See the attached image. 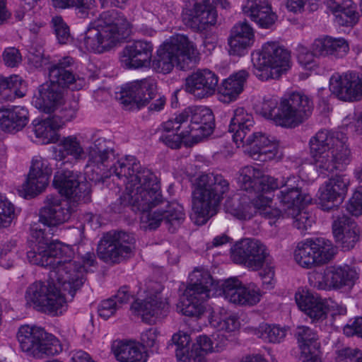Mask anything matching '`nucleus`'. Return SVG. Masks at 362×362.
<instances>
[{
	"instance_id": "f257e3e1",
	"label": "nucleus",
	"mask_w": 362,
	"mask_h": 362,
	"mask_svg": "<svg viewBox=\"0 0 362 362\" xmlns=\"http://www.w3.org/2000/svg\"><path fill=\"white\" fill-rule=\"evenodd\" d=\"M114 143L100 137L87 148L86 177L94 183L103 182L112 175L126 182V192L121 204H132L145 210L160 200L158 178L153 172L141 165L132 156L117 158Z\"/></svg>"
},
{
	"instance_id": "f03ea898",
	"label": "nucleus",
	"mask_w": 362,
	"mask_h": 362,
	"mask_svg": "<svg viewBox=\"0 0 362 362\" xmlns=\"http://www.w3.org/2000/svg\"><path fill=\"white\" fill-rule=\"evenodd\" d=\"M33 237L38 240L35 251H28V261L49 269V276L62 284L71 298L83 284L87 267L96 264L94 252H86L82 257L83 264L74 259V252L69 246L61 242L52 243L44 236V232L37 230Z\"/></svg>"
},
{
	"instance_id": "7ed1b4c3",
	"label": "nucleus",
	"mask_w": 362,
	"mask_h": 362,
	"mask_svg": "<svg viewBox=\"0 0 362 362\" xmlns=\"http://www.w3.org/2000/svg\"><path fill=\"white\" fill-rule=\"evenodd\" d=\"M214 128L212 111L203 106L189 107L163 123L162 129L168 134H163L160 139L169 147L177 148L183 139L190 138L197 144L209 136Z\"/></svg>"
},
{
	"instance_id": "20e7f679",
	"label": "nucleus",
	"mask_w": 362,
	"mask_h": 362,
	"mask_svg": "<svg viewBox=\"0 0 362 362\" xmlns=\"http://www.w3.org/2000/svg\"><path fill=\"white\" fill-rule=\"evenodd\" d=\"M347 138L341 132L320 130L310 140V153L317 170L324 175L342 170L351 161Z\"/></svg>"
},
{
	"instance_id": "39448f33",
	"label": "nucleus",
	"mask_w": 362,
	"mask_h": 362,
	"mask_svg": "<svg viewBox=\"0 0 362 362\" xmlns=\"http://www.w3.org/2000/svg\"><path fill=\"white\" fill-rule=\"evenodd\" d=\"M229 187V182L221 174H202L195 179L192 187L191 214V219L195 224H205L217 213V208Z\"/></svg>"
},
{
	"instance_id": "423d86ee",
	"label": "nucleus",
	"mask_w": 362,
	"mask_h": 362,
	"mask_svg": "<svg viewBox=\"0 0 362 362\" xmlns=\"http://www.w3.org/2000/svg\"><path fill=\"white\" fill-rule=\"evenodd\" d=\"M313 107V100L308 95L294 92L284 98L279 107L276 97H264L260 112L278 125L295 127L311 115Z\"/></svg>"
},
{
	"instance_id": "0eeeda50",
	"label": "nucleus",
	"mask_w": 362,
	"mask_h": 362,
	"mask_svg": "<svg viewBox=\"0 0 362 362\" xmlns=\"http://www.w3.org/2000/svg\"><path fill=\"white\" fill-rule=\"evenodd\" d=\"M199 54L196 45L187 36L176 34L159 47L151 66L158 73L168 74L175 65L180 69L188 68L192 62L195 65L199 59Z\"/></svg>"
},
{
	"instance_id": "6e6552de",
	"label": "nucleus",
	"mask_w": 362,
	"mask_h": 362,
	"mask_svg": "<svg viewBox=\"0 0 362 362\" xmlns=\"http://www.w3.org/2000/svg\"><path fill=\"white\" fill-rule=\"evenodd\" d=\"M238 182L242 190L255 194L252 200L256 211H264L269 218L281 216V210L272 209L269 205L272 202L271 198L264 195V193L279 188L276 179L264 175L258 168L245 166L240 170Z\"/></svg>"
},
{
	"instance_id": "1a4fd4ad",
	"label": "nucleus",
	"mask_w": 362,
	"mask_h": 362,
	"mask_svg": "<svg viewBox=\"0 0 362 362\" xmlns=\"http://www.w3.org/2000/svg\"><path fill=\"white\" fill-rule=\"evenodd\" d=\"M49 281H36L28 286L25 298L27 303L42 313L57 315L62 314L66 308V301L64 295L57 286L62 284L53 280L49 276Z\"/></svg>"
},
{
	"instance_id": "9d476101",
	"label": "nucleus",
	"mask_w": 362,
	"mask_h": 362,
	"mask_svg": "<svg viewBox=\"0 0 362 362\" xmlns=\"http://www.w3.org/2000/svg\"><path fill=\"white\" fill-rule=\"evenodd\" d=\"M252 62L261 80L278 78L290 66V53L276 42H267L261 51L252 53Z\"/></svg>"
},
{
	"instance_id": "9b49d317",
	"label": "nucleus",
	"mask_w": 362,
	"mask_h": 362,
	"mask_svg": "<svg viewBox=\"0 0 362 362\" xmlns=\"http://www.w3.org/2000/svg\"><path fill=\"white\" fill-rule=\"evenodd\" d=\"M189 280L177 309L186 316L199 317L204 313V303L210 297L212 277L209 272L196 269L189 274Z\"/></svg>"
},
{
	"instance_id": "f8f14e48",
	"label": "nucleus",
	"mask_w": 362,
	"mask_h": 362,
	"mask_svg": "<svg viewBox=\"0 0 362 362\" xmlns=\"http://www.w3.org/2000/svg\"><path fill=\"white\" fill-rule=\"evenodd\" d=\"M17 339L21 350L35 358L54 356L62 351L59 339L39 327L21 326Z\"/></svg>"
},
{
	"instance_id": "ddd939ff",
	"label": "nucleus",
	"mask_w": 362,
	"mask_h": 362,
	"mask_svg": "<svg viewBox=\"0 0 362 362\" xmlns=\"http://www.w3.org/2000/svg\"><path fill=\"white\" fill-rule=\"evenodd\" d=\"M158 193L160 200L158 203H153L149 208L143 210L139 209L137 205L127 204L125 206H131L133 210H138L144 214L142 219H146L150 229L157 228L161 222H164L168 230L174 233L175 230L183 223L185 219V214L183 206L177 202H170L164 200L161 192L160 182L158 181Z\"/></svg>"
},
{
	"instance_id": "4468645a",
	"label": "nucleus",
	"mask_w": 362,
	"mask_h": 362,
	"mask_svg": "<svg viewBox=\"0 0 362 362\" xmlns=\"http://www.w3.org/2000/svg\"><path fill=\"white\" fill-rule=\"evenodd\" d=\"M135 243L133 234L122 230H111L100 239L97 254L107 264H119L134 255Z\"/></svg>"
},
{
	"instance_id": "2eb2a0df",
	"label": "nucleus",
	"mask_w": 362,
	"mask_h": 362,
	"mask_svg": "<svg viewBox=\"0 0 362 362\" xmlns=\"http://www.w3.org/2000/svg\"><path fill=\"white\" fill-rule=\"evenodd\" d=\"M45 206L40 211V221L47 226V228L37 229L33 227L31 229V237L34 246L30 251L36 250L38 240L33 237V233L37 230L44 232V236L50 242L57 243L58 240H51V238L57 234L59 229L57 226L67 221L71 216V211L66 201H62L58 197L49 195L47 197Z\"/></svg>"
},
{
	"instance_id": "dca6fc26",
	"label": "nucleus",
	"mask_w": 362,
	"mask_h": 362,
	"mask_svg": "<svg viewBox=\"0 0 362 362\" xmlns=\"http://www.w3.org/2000/svg\"><path fill=\"white\" fill-rule=\"evenodd\" d=\"M337 251L332 242L322 238L299 243L294 251V259L302 267L310 269L329 262Z\"/></svg>"
},
{
	"instance_id": "f3484780",
	"label": "nucleus",
	"mask_w": 362,
	"mask_h": 362,
	"mask_svg": "<svg viewBox=\"0 0 362 362\" xmlns=\"http://www.w3.org/2000/svg\"><path fill=\"white\" fill-rule=\"evenodd\" d=\"M163 286L158 282H151L147 287L146 296L144 300H136L131 305L132 310L140 315L144 322L153 324L156 319L167 314L169 304L166 298L161 295Z\"/></svg>"
},
{
	"instance_id": "a211bd4d",
	"label": "nucleus",
	"mask_w": 362,
	"mask_h": 362,
	"mask_svg": "<svg viewBox=\"0 0 362 362\" xmlns=\"http://www.w3.org/2000/svg\"><path fill=\"white\" fill-rule=\"evenodd\" d=\"M157 92L156 83L153 78L135 81L125 85L116 93L115 98L127 110H138L146 106Z\"/></svg>"
},
{
	"instance_id": "6ab92c4d",
	"label": "nucleus",
	"mask_w": 362,
	"mask_h": 362,
	"mask_svg": "<svg viewBox=\"0 0 362 362\" xmlns=\"http://www.w3.org/2000/svg\"><path fill=\"white\" fill-rule=\"evenodd\" d=\"M233 261L252 270L259 269L264 264L271 263V256L262 242L256 239L244 238L238 241L230 249Z\"/></svg>"
},
{
	"instance_id": "aec40b11",
	"label": "nucleus",
	"mask_w": 362,
	"mask_h": 362,
	"mask_svg": "<svg viewBox=\"0 0 362 362\" xmlns=\"http://www.w3.org/2000/svg\"><path fill=\"white\" fill-rule=\"evenodd\" d=\"M358 278L354 268L347 264L327 267L323 274L313 273L309 277L310 284L319 290L339 289L351 286Z\"/></svg>"
},
{
	"instance_id": "412c9836",
	"label": "nucleus",
	"mask_w": 362,
	"mask_h": 362,
	"mask_svg": "<svg viewBox=\"0 0 362 362\" xmlns=\"http://www.w3.org/2000/svg\"><path fill=\"white\" fill-rule=\"evenodd\" d=\"M182 18L187 27L201 33L216 24L217 13L210 5L209 0H199L182 11Z\"/></svg>"
},
{
	"instance_id": "4be33fe9",
	"label": "nucleus",
	"mask_w": 362,
	"mask_h": 362,
	"mask_svg": "<svg viewBox=\"0 0 362 362\" xmlns=\"http://www.w3.org/2000/svg\"><path fill=\"white\" fill-rule=\"evenodd\" d=\"M238 147H246L245 151L252 159L266 162L274 159L278 152V143L261 132L250 131L242 141L235 142Z\"/></svg>"
},
{
	"instance_id": "5701e85b",
	"label": "nucleus",
	"mask_w": 362,
	"mask_h": 362,
	"mask_svg": "<svg viewBox=\"0 0 362 362\" xmlns=\"http://www.w3.org/2000/svg\"><path fill=\"white\" fill-rule=\"evenodd\" d=\"M332 94L344 101H358L362 98V76L356 72L335 74L329 79Z\"/></svg>"
},
{
	"instance_id": "b1692460",
	"label": "nucleus",
	"mask_w": 362,
	"mask_h": 362,
	"mask_svg": "<svg viewBox=\"0 0 362 362\" xmlns=\"http://www.w3.org/2000/svg\"><path fill=\"white\" fill-rule=\"evenodd\" d=\"M349 180L345 175L330 177L320 188L319 206L325 211H338L348 190Z\"/></svg>"
},
{
	"instance_id": "393cba45",
	"label": "nucleus",
	"mask_w": 362,
	"mask_h": 362,
	"mask_svg": "<svg viewBox=\"0 0 362 362\" xmlns=\"http://www.w3.org/2000/svg\"><path fill=\"white\" fill-rule=\"evenodd\" d=\"M299 180L296 177H288L279 184V194L277 195L280 202L281 216L293 214L302 204H309L311 197L303 193L299 186Z\"/></svg>"
},
{
	"instance_id": "a878e982",
	"label": "nucleus",
	"mask_w": 362,
	"mask_h": 362,
	"mask_svg": "<svg viewBox=\"0 0 362 362\" xmlns=\"http://www.w3.org/2000/svg\"><path fill=\"white\" fill-rule=\"evenodd\" d=\"M221 293L234 304L253 305L260 300L261 293L254 284L242 285L236 278L226 280L221 286Z\"/></svg>"
},
{
	"instance_id": "bb28decb",
	"label": "nucleus",
	"mask_w": 362,
	"mask_h": 362,
	"mask_svg": "<svg viewBox=\"0 0 362 362\" xmlns=\"http://www.w3.org/2000/svg\"><path fill=\"white\" fill-rule=\"evenodd\" d=\"M74 59L71 57H64L57 63L49 67V81L58 87H66L72 90H81L85 85L86 81L83 77L76 76L71 69Z\"/></svg>"
},
{
	"instance_id": "cd10ccee",
	"label": "nucleus",
	"mask_w": 362,
	"mask_h": 362,
	"mask_svg": "<svg viewBox=\"0 0 362 362\" xmlns=\"http://www.w3.org/2000/svg\"><path fill=\"white\" fill-rule=\"evenodd\" d=\"M153 45L145 40H136L124 47L120 62L127 69H139L151 65Z\"/></svg>"
},
{
	"instance_id": "c85d7f7f",
	"label": "nucleus",
	"mask_w": 362,
	"mask_h": 362,
	"mask_svg": "<svg viewBox=\"0 0 362 362\" xmlns=\"http://www.w3.org/2000/svg\"><path fill=\"white\" fill-rule=\"evenodd\" d=\"M52 173L47 160L42 157L34 158L28 177L22 186L26 194L33 197L40 193L47 186Z\"/></svg>"
},
{
	"instance_id": "c756f323",
	"label": "nucleus",
	"mask_w": 362,
	"mask_h": 362,
	"mask_svg": "<svg viewBox=\"0 0 362 362\" xmlns=\"http://www.w3.org/2000/svg\"><path fill=\"white\" fill-rule=\"evenodd\" d=\"M218 78L209 69L199 70L186 78V90L197 98L214 95L218 86Z\"/></svg>"
},
{
	"instance_id": "7c9ffc66",
	"label": "nucleus",
	"mask_w": 362,
	"mask_h": 362,
	"mask_svg": "<svg viewBox=\"0 0 362 362\" xmlns=\"http://www.w3.org/2000/svg\"><path fill=\"white\" fill-rule=\"evenodd\" d=\"M64 98L62 88L50 82L39 86L32 103L40 111L49 114L59 107L64 102Z\"/></svg>"
},
{
	"instance_id": "2f4dec72",
	"label": "nucleus",
	"mask_w": 362,
	"mask_h": 362,
	"mask_svg": "<svg viewBox=\"0 0 362 362\" xmlns=\"http://www.w3.org/2000/svg\"><path fill=\"white\" fill-rule=\"evenodd\" d=\"M242 8L247 17L262 28H269L277 19L268 0H247Z\"/></svg>"
},
{
	"instance_id": "473e14b6",
	"label": "nucleus",
	"mask_w": 362,
	"mask_h": 362,
	"mask_svg": "<svg viewBox=\"0 0 362 362\" xmlns=\"http://www.w3.org/2000/svg\"><path fill=\"white\" fill-rule=\"evenodd\" d=\"M117 15L115 11L103 12L93 25L100 30L102 28L107 31V36L115 37V41L118 42L129 34L131 25L126 18L117 17Z\"/></svg>"
},
{
	"instance_id": "72a5a7b5",
	"label": "nucleus",
	"mask_w": 362,
	"mask_h": 362,
	"mask_svg": "<svg viewBox=\"0 0 362 362\" xmlns=\"http://www.w3.org/2000/svg\"><path fill=\"white\" fill-rule=\"evenodd\" d=\"M296 302L299 308L303 311L314 322H322L326 320L328 308L323 300L308 292L297 293Z\"/></svg>"
},
{
	"instance_id": "f704fd0d",
	"label": "nucleus",
	"mask_w": 362,
	"mask_h": 362,
	"mask_svg": "<svg viewBox=\"0 0 362 362\" xmlns=\"http://www.w3.org/2000/svg\"><path fill=\"white\" fill-rule=\"evenodd\" d=\"M253 37V30L246 21L236 23L233 27L228 39L230 54H244L245 49L252 45Z\"/></svg>"
},
{
	"instance_id": "c9c22d12",
	"label": "nucleus",
	"mask_w": 362,
	"mask_h": 362,
	"mask_svg": "<svg viewBox=\"0 0 362 362\" xmlns=\"http://www.w3.org/2000/svg\"><path fill=\"white\" fill-rule=\"evenodd\" d=\"M100 30L95 25L88 28L81 40V46L89 52L103 53L110 50L117 43L113 36H107L105 30Z\"/></svg>"
},
{
	"instance_id": "e433bc0d",
	"label": "nucleus",
	"mask_w": 362,
	"mask_h": 362,
	"mask_svg": "<svg viewBox=\"0 0 362 362\" xmlns=\"http://www.w3.org/2000/svg\"><path fill=\"white\" fill-rule=\"evenodd\" d=\"M78 177V173L74 171H57L54 176L53 185L62 195L77 202L81 197Z\"/></svg>"
},
{
	"instance_id": "4c0bfd02",
	"label": "nucleus",
	"mask_w": 362,
	"mask_h": 362,
	"mask_svg": "<svg viewBox=\"0 0 362 362\" xmlns=\"http://www.w3.org/2000/svg\"><path fill=\"white\" fill-rule=\"evenodd\" d=\"M29 122L28 110L22 106H14L1 111L0 126L2 130L9 133L21 131Z\"/></svg>"
},
{
	"instance_id": "58836bf2",
	"label": "nucleus",
	"mask_w": 362,
	"mask_h": 362,
	"mask_svg": "<svg viewBox=\"0 0 362 362\" xmlns=\"http://www.w3.org/2000/svg\"><path fill=\"white\" fill-rule=\"evenodd\" d=\"M112 351L119 362H146L147 360V354L144 348L132 341H114Z\"/></svg>"
},
{
	"instance_id": "ea45409f",
	"label": "nucleus",
	"mask_w": 362,
	"mask_h": 362,
	"mask_svg": "<svg viewBox=\"0 0 362 362\" xmlns=\"http://www.w3.org/2000/svg\"><path fill=\"white\" fill-rule=\"evenodd\" d=\"M311 49L316 56L332 55L337 58L343 57L349 51V45L342 38L325 37L315 40Z\"/></svg>"
},
{
	"instance_id": "a19ab883",
	"label": "nucleus",
	"mask_w": 362,
	"mask_h": 362,
	"mask_svg": "<svg viewBox=\"0 0 362 362\" xmlns=\"http://www.w3.org/2000/svg\"><path fill=\"white\" fill-rule=\"evenodd\" d=\"M255 124L252 114L247 112L243 107H238L234 110L228 130L233 133L234 142L242 141L246 134H249Z\"/></svg>"
},
{
	"instance_id": "79ce46f5",
	"label": "nucleus",
	"mask_w": 362,
	"mask_h": 362,
	"mask_svg": "<svg viewBox=\"0 0 362 362\" xmlns=\"http://www.w3.org/2000/svg\"><path fill=\"white\" fill-rule=\"evenodd\" d=\"M248 75L245 70H240L223 81L219 92L224 102L230 103L237 99L243 90Z\"/></svg>"
},
{
	"instance_id": "37998d69",
	"label": "nucleus",
	"mask_w": 362,
	"mask_h": 362,
	"mask_svg": "<svg viewBox=\"0 0 362 362\" xmlns=\"http://www.w3.org/2000/svg\"><path fill=\"white\" fill-rule=\"evenodd\" d=\"M329 8L335 15V21L340 25L353 26L358 20L356 4L351 0H344L340 4H329Z\"/></svg>"
},
{
	"instance_id": "c03bdc74",
	"label": "nucleus",
	"mask_w": 362,
	"mask_h": 362,
	"mask_svg": "<svg viewBox=\"0 0 362 362\" xmlns=\"http://www.w3.org/2000/svg\"><path fill=\"white\" fill-rule=\"evenodd\" d=\"M85 151L80 141L76 136L63 137L58 144V150L55 152V158L58 160H64L68 156L78 160L84 158Z\"/></svg>"
},
{
	"instance_id": "a18cd8bd",
	"label": "nucleus",
	"mask_w": 362,
	"mask_h": 362,
	"mask_svg": "<svg viewBox=\"0 0 362 362\" xmlns=\"http://www.w3.org/2000/svg\"><path fill=\"white\" fill-rule=\"evenodd\" d=\"M296 337L300 353L319 352L320 343L315 331L306 326L297 327Z\"/></svg>"
},
{
	"instance_id": "49530a36",
	"label": "nucleus",
	"mask_w": 362,
	"mask_h": 362,
	"mask_svg": "<svg viewBox=\"0 0 362 362\" xmlns=\"http://www.w3.org/2000/svg\"><path fill=\"white\" fill-rule=\"evenodd\" d=\"M54 117H48L44 119H35L33 129L36 137L40 138L45 143H54L57 140V131L62 127L56 125Z\"/></svg>"
},
{
	"instance_id": "de8ad7c7",
	"label": "nucleus",
	"mask_w": 362,
	"mask_h": 362,
	"mask_svg": "<svg viewBox=\"0 0 362 362\" xmlns=\"http://www.w3.org/2000/svg\"><path fill=\"white\" fill-rule=\"evenodd\" d=\"M23 80L18 76L10 77L0 76V102L13 100L16 96L21 98L24 93L19 90Z\"/></svg>"
},
{
	"instance_id": "09e8293b",
	"label": "nucleus",
	"mask_w": 362,
	"mask_h": 362,
	"mask_svg": "<svg viewBox=\"0 0 362 362\" xmlns=\"http://www.w3.org/2000/svg\"><path fill=\"white\" fill-rule=\"evenodd\" d=\"M190 341V336L185 332H179L173 335L171 343L168 344V347H175V355L179 362H187V361L192 360Z\"/></svg>"
},
{
	"instance_id": "8fccbe9b",
	"label": "nucleus",
	"mask_w": 362,
	"mask_h": 362,
	"mask_svg": "<svg viewBox=\"0 0 362 362\" xmlns=\"http://www.w3.org/2000/svg\"><path fill=\"white\" fill-rule=\"evenodd\" d=\"M59 110L57 114L53 115L57 121V127H63L66 123L69 122L76 117L77 112L79 109L78 101L76 98L65 100L59 106Z\"/></svg>"
},
{
	"instance_id": "3c124183",
	"label": "nucleus",
	"mask_w": 362,
	"mask_h": 362,
	"mask_svg": "<svg viewBox=\"0 0 362 362\" xmlns=\"http://www.w3.org/2000/svg\"><path fill=\"white\" fill-rule=\"evenodd\" d=\"M214 351L211 338L199 336L191 347V358L194 362H206V355Z\"/></svg>"
},
{
	"instance_id": "603ef678",
	"label": "nucleus",
	"mask_w": 362,
	"mask_h": 362,
	"mask_svg": "<svg viewBox=\"0 0 362 362\" xmlns=\"http://www.w3.org/2000/svg\"><path fill=\"white\" fill-rule=\"evenodd\" d=\"M286 329L276 325L262 324L255 332V334L266 342L279 343L286 337Z\"/></svg>"
},
{
	"instance_id": "864d4df0",
	"label": "nucleus",
	"mask_w": 362,
	"mask_h": 362,
	"mask_svg": "<svg viewBox=\"0 0 362 362\" xmlns=\"http://www.w3.org/2000/svg\"><path fill=\"white\" fill-rule=\"evenodd\" d=\"M335 211V214L333 215L334 220L332 226L334 237L339 235V233L343 234L349 230L351 231V228L352 230L358 228L357 223L351 217L344 214H341L338 211Z\"/></svg>"
},
{
	"instance_id": "5fc2aeb1",
	"label": "nucleus",
	"mask_w": 362,
	"mask_h": 362,
	"mask_svg": "<svg viewBox=\"0 0 362 362\" xmlns=\"http://www.w3.org/2000/svg\"><path fill=\"white\" fill-rule=\"evenodd\" d=\"M52 2L53 6L58 8L75 7L82 14L95 6V0H52Z\"/></svg>"
},
{
	"instance_id": "6e6d98bb",
	"label": "nucleus",
	"mask_w": 362,
	"mask_h": 362,
	"mask_svg": "<svg viewBox=\"0 0 362 362\" xmlns=\"http://www.w3.org/2000/svg\"><path fill=\"white\" fill-rule=\"evenodd\" d=\"M14 217L13 204L6 197L0 195V228L9 226Z\"/></svg>"
},
{
	"instance_id": "4d7b16f0",
	"label": "nucleus",
	"mask_w": 362,
	"mask_h": 362,
	"mask_svg": "<svg viewBox=\"0 0 362 362\" xmlns=\"http://www.w3.org/2000/svg\"><path fill=\"white\" fill-rule=\"evenodd\" d=\"M336 243L342 247L344 250H349L354 248L360 239L359 228L349 230L346 233L340 234L334 237Z\"/></svg>"
},
{
	"instance_id": "13d9d810",
	"label": "nucleus",
	"mask_w": 362,
	"mask_h": 362,
	"mask_svg": "<svg viewBox=\"0 0 362 362\" xmlns=\"http://www.w3.org/2000/svg\"><path fill=\"white\" fill-rule=\"evenodd\" d=\"M51 23L54 30L56 37L60 44H66L71 40L69 28L59 16L52 17Z\"/></svg>"
},
{
	"instance_id": "bf43d9fd",
	"label": "nucleus",
	"mask_w": 362,
	"mask_h": 362,
	"mask_svg": "<svg viewBox=\"0 0 362 362\" xmlns=\"http://www.w3.org/2000/svg\"><path fill=\"white\" fill-rule=\"evenodd\" d=\"M211 324L219 331L232 332L236 331L240 327V322L236 316L230 315L214 319Z\"/></svg>"
},
{
	"instance_id": "052dcab7",
	"label": "nucleus",
	"mask_w": 362,
	"mask_h": 362,
	"mask_svg": "<svg viewBox=\"0 0 362 362\" xmlns=\"http://www.w3.org/2000/svg\"><path fill=\"white\" fill-rule=\"evenodd\" d=\"M293 218V225L298 230H305L311 227L314 222L313 217L307 211H300V208L293 214H286Z\"/></svg>"
},
{
	"instance_id": "680f3d73",
	"label": "nucleus",
	"mask_w": 362,
	"mask_h": 362,
	"mask_svg": "<svg viewBox=\"0 0 362 362\" xmlns=\"http://www.w3.org/2000/svg\"><path fill=\"white\" fill-rule=\"evenodd\" d=\"M311 50H313L311 49ZM314 52H309L307 48L300 46L298 48V61L305 69L311 70L316 66Z\"/></svg>"
},
{
	"instance_id": "e2e57ef3",
	"label": "nucleus",
	"mask_w": 362,
	"mask_h": 362,
	"mask_svg": "<svg viewBox=\"0 0 362 362\" xmlns=\"http://www.w3.org/2000/svg\"><path fill=\"white\" fill-rule=\"evenodd\" d=\"M346 210L353 216L362 214V187H358L346 204Z\"/></svg>"
},
{
	"instance_id": "0e129e2a",
	"label": "nucleus",
	"mask_w": 362,
	"mask_h": 362,
	"mask_svg": "<svg viewBox=\"0 0 362 362\" xmlns=\"http://www.w3.org/2000/svg\"><path fill=\"white\" fill-rule=\"evenodd\" d=\"M250 199L249 202H247L243 199V202L240 203L238 208L235 209L234 216L238 218L250 219L257 213L252 199Z\"/></svg>"
},
{
	"instance_id": "69168bd1",
	"label": "nucleus",
	"mask_w": 362,
	"mask_h": 362,
	"mask_svg": "<svg viewBox=\"0 0 362 362\" xmlns=\"http://www.w3.org/2000/svg\"><path fill=\"white\" fill-rule=\"evenodd\" d=\"M118 307L115 299L110 298L103 300L98 307L99 315L105 320L108 319L111 316L114 315L117 310Z\"/></svg>"
},
{
	"instance_id": "338daca9",
	"label": "nucleus",
	"mask_w": 362,
	"mask_h": 362,
	"mask_svg": "<svg viewBox=\"0 0 362 362\" xmlns=\"http://www.w3.org/2000/svg\"><path fill=\"white\" fill-rule=\"evenodd\" d=\"M159 332L155 327H151L143 332L141 334V341L144 346L157 350L158 348V336Z\"/></svg>"
},
{
	"instance_id": "774afa93",
	"label": "nucleus",
	"mask_w": 362,
	"mask_h": 362,
	"mask_svg": "<svg viewBox=\"0 0 362 362\" xmlns=\"http://www.w3.org/2000/svg\"><path fill=\"white\" fill-rule=\"evenodd\" d=\"M3 60L6 66L16 67L21 62L22 57L16 48L8 47L3 53Z\"/></svg>"
}]
</instances>
